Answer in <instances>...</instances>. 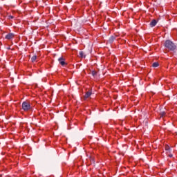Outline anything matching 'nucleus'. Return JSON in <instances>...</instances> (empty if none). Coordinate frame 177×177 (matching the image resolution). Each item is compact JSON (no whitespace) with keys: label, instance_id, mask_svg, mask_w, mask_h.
<instances>
[{"label":"nucleus","instance_id":"nucleus-11","mask_svg":"<svg viewBox=\"0 0 177 177\" xmlns=\"http://www.w3.org/2000/svg\"><path fill=\"white\" fill-rule=\"evenodd\" d=\"M170 149H171V148H169V146L165 147V150H167V151H169Z\"/></svg>","mask_w":177,"mask_h":177},{"label":"nucleus","instance_id":"nucleus-8","mask_svg":"<svg viewBox=\"0 0 177 177\" xmlns=\"http://www.w3.org/2000/svg\"><path fill=\"white\" fill-rule=\"evenodd\" d=\"M37 60V55H34L31 58V62H34Z\"/></svg>","mask_w":177,"mask_h":177},{"label":"nucleus","instance_id":"nucleus-5","mask_svg":"<svg viewBox=\"0 0 177 177\" xmlns=\"http://www.w3.org/2000/svg\"><path fill=\"white\" fill-rule=\"evenodd\" d=\"M13 37H15V34L9 33L7 35H6V39H12Z\"/></svg>","mask_w":177,"mask_h":177},{"label":"nucleus","instance_id":"nucleus-2","mask_svg":"<svg viewBox=\"0 0 177 177\" xmlns=\"http://www.w3.org/2000/svg\"><path fill=\"white\" fill-rule=\"evenodd\" d=\"M22 109L24 110V111H28V110L31 109V105H30V103L27 102H24L22 103Z\"/></svg>","mask_w":177,"mask_h":177},{"label":"nucleus","instance_id":"nucleus-7","mask_svg":"<svg viewBox=\"0 0 177 177\" xmlns=\"http://www.w3.org/2000/svg\"><path fill=\"white\" fill-rule=\"evenodd\" d=\"M114 39H115V37L114 36H111L109 39V44H113V42H114Z\"/></svg>","mask_w":177,"mask_h":177},{"label":"nucleus","instance_id":"nucleus-1","mask_svg":"<svg viewBox=\"0 0 177 177\" xmlns=\"http://www.w3.org/2000/svg\"><path fill=\"white\" fill-rule=\"evenodd\" d=\"M165 47L169 50H175L176 49V45L171 40H166L165 42Z\"/></svg>","mask_w":177,"mask_h":177},{"label":"nucleus","instance_id":"nucleus-10","mask_svg":"<svg viewBox=\"0 0 177 177\" xmlns=\"http://www.w3.org/2000/svg\"><path fill=\"white\" fill-rule=\"evenodd\" d=\"M79 55L80 57H85V55H84V52L80 51Z\"/></svg>","mask_w":177,"mask_h":177},{"label":"nucleus","instance_id":"nucleus-12","mask_svg":"<svg viewBox=\"0 0 177 177\" xmlns=\"http://www.w3.org/2000/svg\"><path fill=\"white\" fill-rule=\"evenodd\" d=\"M91 74H92L93 77H95V75H96V72L92 71Z\"/></svg>","mask_w":177,"mask_h":177},{"label":"nucleus","instance_id":"nucleus-4","mask_svg":"<svg viewBox=\"0 0 177 177\" xmlns=\"http://www.w3.org/2000/svg\"><path fill=\"white\" fill-rule=\"evenodd\" d=\"M92 95V92L91 91H87L84 95V100H86L88 97H91V95Z\"/></svg>","mask_w":177,"mask_h":177},{"label":"nucleus","instance_id":"nucleus-3","mask_svg":"<svg viewBox=\"0 0 177 177\" xmlns=\"http://www.w3.org/2000/svg\"><path fill=\"white\" fill-rule=\"evenodd\" d=\"M59 63V64H61V66H64L66 64V62H64V58L61 57L58 59Z\"/></svg>","mask_w":177,"mask_h":177},{"label":"nucleus","instance_id":"nucleus-15","mask_svg":"<svg viewBox=\"0 0 177 177\" xmlns=\"http://www.w3.org/2000/svg\"><path fill=\"white\" fill-rule=\"evenodd\" d=\"M169 156L170 158L172 157V154L169 155Z\"/></svg>","mask_w":177,"mask_h":177},{"label":"nucleus","instance_id":"nucleus-9","mask_svg":"<svg viewBox=\"0 0 177 177\" xmlns=\"http://www.w3.org/2000/svg\"><path fill=\"white\" fill-rule=\"evenodd\" d=\"M159 64H158V62H154L153 64H152V67H158Z\"/></svg>","mask_w":177,"mask_h":177},{"label":"nucleus","instance_id":"nucleus-6","mask_svg":"<svg viewBox=\"0 0 177 177\" xmlns=\"http://www.w3.org/2000/svg\"><path fill=\"white\" fill-rule=\"evenodd\" d=\"M156 24H157V21L156 19L152 20L149 24L151 27H155Z\"/></svg>","mask_w":177,"mask_h":177},{"label":"nucleus","instance_id":"nucleus-13","mask_svg":"<svg viewBox=\"0 0 177 177\" xmlns=\"http://www.w3.org/2000/svg\"><path fill=\"white\" fill-rule=\"evenodd\" d=\"M160 115L161 117H164V115H165V113L164 111L161 112Z\"/></svg>","mask_w":177,"mask_h":177},{"label":"nucleus","instance_id":"nucleus-14","mask_svg":"<svg viewBox=\"0 0 177 177\" xmlns=\"http://www.w3.org/2000/svg\"><path fill=\"white\" fill-rule=\"evenodd\" d=\"M9 18L10 19H13V16H10Z\"/></svg>","mask_w":177,"mask_h":177}]
</instances>
